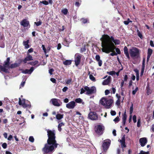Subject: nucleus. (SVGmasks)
<instances>
[{"instance_id": "nucleus-1", "label": "nucleus", "mask_w": 154, "mask_h": 154, "mask_svg": "<svg viewBox=\"0 0 154 154\" xmlns=\"http://www.w3.org/2000/svg\"><path fill=\"white\" fill-rule=\"evenodd\" d=\"M101 41L102 51L103 52L108 54L113 52L115 49V45H119L120 42L119 40L115 39L112 36L104 35L100 38Z\"/></svg>"}, {"instance_id": "nucleus-2", "label": "nucleus", "mask_w": 154, "mask_h": 154, "mask_svg": "<svg viewBox=\"0 0 154 154\" xmlns=\"http://www.w3.org/2000/svg\"><path fill=\"white\" fill-rule=\"evenodd\" d=\"M48 139L47 143L45 145L42 149L44 154L51 153L55 148H57L58 144L56 143L55 140V131L49 130H47Z\"/></svg>"}, {"instance_id": "nucleus-3", "label": "nucleus", "mask_w": 154, "mask_h": 154, "mask_svg": "<svg viewBox=\"0 0 154 154\" xmlns=\"http://www.w3.org/2000/svg\"><path fill=\"white\" fill-rule=\"evenodd\" d=\"M10 57H8L6 60L4 62L3 66L0 65V69L3 72L8 73V69L10 68H13L19 66V64L15 63L10 65Z\"/></svg>"}, {"instance_id": "nucleus-4", "label": "nucleus", "mask_w": 154, "mask_h": 154, "mask_svg": "<svg viewBox=\"0 0 154 154\" xmlns=\"http://www.w3.org/2000/svg\"><path fill=\"white\" fill-rule=\"evenodd\" d=\"M113 100L111 99L103 98L100 100V103L103 105L106 108H109L112 106Z\"/></svg>"}, {"instance_id": "nucleus-5", "label": "nucleus", "mask_w": 154, "mask_h": 154, "mask_svg": "<svg viewBox=\"0 0 154 154\" xmlns=\"http://www.w3.org/2000/svg\"><path fill=\"white\" fill-rule=\"evenodd\" d=\"M130 54L131 57H138L139 54V50L137 48L133 47L130 50Z\"/></svg>"}, {"instance_id": "nucleus-6", "label": "nucleus", "mask_w": 154, "mask_h": 154, "mask_svg": "<svg viewBox=\"0 0 154 154\" xmlns=\"http://www.w3.org/2000/svg\"><path fill=\"white\" fill-rule=\"evenodd\" d=\"M85 89L86 91V94L90 95L95 93L96 92V88L94 86L89 88L87 86L85 87Z\"/></svg>"}, {"instance_id": "nucleus-7", "label": "nucleus", "mask_w": 154, "mask_h": 154, "mask_svg": "<svg viewBox=\"0 0 154 154\" xmlns=\"http://www.w3.org/2000/svg\"><path fill=\"white\" fill-rule=\"evenodd\" d=\"M104 129V126L102 124L98 125L95 127L96 133L100 135L103 134Z\"/></svg>"}, {"instance_id": "nucleus-8", "label": "nucleus", "mask_w": 154, "mask_h": 154, "mask_svg": "<svg viewBox=\"0 0 154 154\" xmlns=\"http://www.w3.org/2000/svg\"><path fill=\"white\" fill-rule=\"evenodd\" d=\"M19 104L23 108H30L31 107V105L30 104H27L26 103L25 100L23 99L21 100V99L19 98Z\"/></svg>"}, {"instance_id": "nucleus-9", "label": "nucleus", "mask_w": 154, "mask_h": 154, "mask_svg": "<svg viewBox=\"0 0 154 154\" xmlns=\"http://www.w3.org/2000/svg\"><path fill=\"white\" fill-rule=\"evenodd\" d=\"M111 141L109 139L106 140L104 141L103 145V150L106 151L109 148L110 144Z\"/></svg>"}, {"instance_id": "nucleus-10", "label": "nucleus", "mask_w": 154, "mask_h": 154, "mask_svg": "<svg viewBox=\"0 0 154 154\" xmlns=\"http://www.w3.org/2000/svg\"><path fill=\"white\" fill-rule=\"evenodd\" d=\"M53 104L56 106H59L62 103L60 100L56 98L52 99L51 100Z\"/></svg>"}, {"instance_id": "nucleus-11", "label": "nucleus", "mask_w": 154, "mask_h": 154, "mask_svg": "<svg viewBox=\"0 0 154 154\" xmlns=\"http://www.w3.org/2000/svg\"><path fill=\"white\" fill-rule=\"evenodd\" d=\"M88 118L91 120H96L98 118L97 115L95 112H91L88 115Z\"/></svg>"}, {"instance_id": "nucleus-12", "label": "nucleus", "mask_w": 154, "mask_h": 154, "mask_svg": "<svg viewBox=\"0 0 154 154\" xmlns=\"http://www.w3.org/2000/svg\"><path fill=\"white\" fill-rule=\"evenodd\" d=\"M75 106V102L72 101L66 104V107L69 109H73Z\"/></svg>"}, {"instance_id": "nucleus-13", "label": "nucleus", "mask_w": 154, "mask_h": 154, "mask_svg": "<svg viewBox=\"0 0 154 154\" xmlns=\"http://www.w3.org/2000/svg\"><path fill=\"white\" fill-rule=\"evenodd\" d=\"M139 142L141 146L143 147L145 146L147 142V139L146 137H143L140 139Z\"/></svg>"}, {"instance_id": "nucleus-14", "label": "nucleus", "mask_w": 154, "mask_h": 154, "mask_svg": "<svg viewBox=\"0 0 154 154\" xmlns=\"http://www.w3.org/2000/svg\"><path fill=\"white\" fill-rule=\"evenodd\" d=\"M81 58V57L79 55H77L75 56V61L76 66H77L80 63Z\"/></svg>"}, {"instance_id": "nucleus-15", "label": "nucleus", "mask_w": 154, "mask_h": 154, "mask_svg": "<svg viewBox=\"0 0 154 154\" xmlns=\"http://www.w3.org/2000/svg\"><path fill=\"white\" fill-rule=\"evenodd\" d=\"M34 67H31L30 69H26L25 70H21L22 72L24 74H31L34 70Z\"/></svg>"}, {"instance_id": "nucleus-16", "label": "nucleus", "mask_w": 154, "mask_h": 154, "mask_svg": "<svg viewBox=\"0 0 154 154\" xmlns=\"http://www.w3.org/2000/svg\"><path fill=\"white\" fill-rule=\"evenodd\" d=\"M20 25L24 27H26L29 25V23L26 19H24L20 22Z\"/></svg>"}, {"instance_id": "nucleus-17", "label": "nucleus", "mask_w": 154, "mask_h": 154, "mask_svg": "<svg viewBox=\"0 0 154 154\" xmlns=\"http://www.w3.org/2000/svg\"><path fill=\"white\" fill-rule=\"evenodd\" d=\"M32 60H33L32 57L30 54H28L27 56L23 60V62L24 63H26L27 61Z\"/></svg>"}, {"instance_id": "nucleus-18", "label": "nucleus", "mask_w": 154, "mask_h": 154, "mask_svg": "<svg viewBox=\"0 0 154 154\" xmlns=\"http://www.w3.org/2000/svg\"><path fill=\"white\" fill-rule=\"evenodd\" d=\"M152 53V50L150 48H148L147 52V62H148L151 55Z\"/></svg>"}, {"instance_id": "nucleus-19", "label": "nucleus", "mask_w": 154, "mask_h": 154, "mask_svg": "<svg viewBox=\"0 0 154 154\" xmlns=\"http://www.w3.org/2000/svg\"><path fill=\"white\" fill-rule=\"evenodd\" d=\"M111 76H109L107 79L104 80L102 83L103 85H108L110 82Z\"/></svg>"}, {"instance_id": "nucleus-20", "label": "nucleus", "mask_w": 154, "mask_h": 154, "mask_svg": "<svg viewBox=\"0 0 154 154\" xmlns=\"http://www.w3.org/2000/svg\"><path fill=\"white\" fill-rule=\"evenodd\" d=\"M124 54L125 55L126 57L128 59H130L129 53L128 51V49L126 46H125L124 49Z\"/></svg>"}, {"instance_id": "nucleus-21", "label": "nucleus", "mask_w": 154, "mask_h": 154, "mask_svg": "<svg viewBox=\"0 0 154 154\" xmlns=\"http://www.w3.org/2000/svg\"><path fill=\"white\" fill-rule=\"evenodd\" d=\"M29 40H28L26 41H23V44L24 46L27 49L29 47V46L28 45Z\"/></svg>"}, {"instance_id": "nucleus-22", "label": "nucleus", "mask_w": 154, "mask_h": 154, "mask_svg": "<svg viewBox=\"0 0 154 154\" xmlns=\"http://www.w3.org/2000/svg\"><path fill=\"white\" fill-rule=\"evenodd\" d=\"M63 114H61L60 113H58L56 115V118L58 120H60L61 119L63 118Z\"/></svg>"}, {"instance_id": "nucleus-23", "label": "nucleus", "mask_w": 154, "mask_h": 154, "mask_svg": "<svg viewBox=\"0 0 154 154\" xmlns=\"http://www.w3.org/2000/svg\"><path fill=\"white\" fill-rule=\"evenodd\" d=\"M134 71L136 73V80L137 81H138L139 78V71L137 69H134Z\"/></svg>"}, {"instance_id": "nucleus-24", "label": "nucleus", "mask_w": 154, "mask_h": 154, "mask_svg": "<svg viewBox=\"0 0 154 154\" xmlns=\"http://www.w3.org/2000/svg\"><path fill=\"white\" fill-rule=\"evenodd\" d=\"M64 126V124L63 122L60 123L58 126V130L60 131L62 130L61 127Z\"/></svg>"}, {"instance_id": "nucleus-25", "label": "nucleus", "mask_w": 154, "mask_h": 154, "mask_svg": "<svg viewBox=\"0 0 154 154\" xmlns=\"http://www.w3.org/2000/svg\"><path fill=\"white\" fill-rule=\"evenodd\" d=\"M71 63V61L70 60H67L63 62V64L65 65H69Z\"/></svg>"}, {"instance_id": "nucleus-26", "label": "nucleus", "mask_w": 154, "mask_h": 154, "mask_svg": "<svg viewBox=\"0 0 154 154\" xmlns=\"http://www.w3.org/2000/svg\"><path fill=\"white\" fill-rule=\"evenodd\" d=\"M137 34L138 35V36L141 38L142 39L143 38V35L140 32V31L138 30L137 29Z\"/></svg>"}, {"instance_id": "nucleus-27", "label": "nucleus", "mask_w": 154, "mask_h": 154, "mask_svg": "<svg viewBox=\"0 0 154 154\" xmlns=\"http://www.w3.org/2000/svg\"><path fill=\"white\" fill-rule=\"evenodd\" d=\"M75 101L77 103H82V104L83 103H82V100L80 98H78L75 99Z\"/></svg>"}, {"instance_id": "nucleus-28", "label": "nucleus", "mask_w": 154, "mask_h": 154, "mask_svg": "<svg viewBox=\"0 0 154 154\" xmlns=\"http://www.w3.org/2000/svg\"><path fill=\"white\" fill-rule=\"evenodd\" d=\"M127 115L126 110L125 111L122 117V120L126 121Z\"/></svg>"}, {"instance_id": "nucleus-29", "label": "nucleus", "mask_w": 154, "mask_h": 154, "mask_svg": "<svg viewBox=\"0 0 154 154\" xmlns=\"http://www.w3.org/2000/svg\"><path fill=\"white\" fill-rule=\"evenodd\" d=\"M89 78L92 81H95V77L91 74H90L89 75Z\"/></svg>"}, {"instance_id": "nucleus-30", "label": "nucleus", "mask_w": 154, "mask_h": 154, "mask_svg": "<svg viewBox=\"0 0 154 154\" xmlns=\"http://www.w3.org/2000/svg\"><path fill=\"white\" fill-rule=\"evenodd\" d=\"M132 22V21L130 20L128 18L127 19V20L124 21V23L125 25H127L129 24V23L130 22Z\"/></svg>"}, {"instance_id": "nucleus-31", "label": "nucleus", "mask_w": 154, "mask_h": 154, "mask_svg": "<svg viewBox=\"0 0 154 154\" xmlns=\"http://www.w3.org/2000/svg\"><path fill=\"white\" fill-rule=\"evenodd\" d=\"M40 3H42L45 5H47L48 4V2L46 1H40L39 4Z\"/></svg>"}, {"instance_id": "nucleus-32", "label": "nucleus", "mask_w": 154, "mask_h": 154, "mask_svg": "<svg viewBox=\"0 0 154 154\" xmlns=\"http://www.w3.org/2000/svg\"><path fill=\"white\" fill-rule=\"evenodd\" d=\"M133 112V104H132L130 108V114L131 115Z\"/></svg>"}, {"instance_id": "nucleus-33", "label": "nucleus", "mask_w": 154, "mask_h": 154, "mask_svg": "<svg viewBox=\"0 0 154 154\" xmlns=\"http://www.w3.org/2000/svg\"><path fill=\"white\" fill-rule=\"evenodd\" d=\"M140 124H141L140 119V118H139L138 119V121H137V126L138 127H140L141 125Z\"/></svg>"}, {"instance_id": "nucleus-34", "label": "nucleus", "mask_w": 154, "mask_h": 154, "mask_svg": "<svg viewBox=\"0 0 154 154\" xmlns=\"http://www.w3.org/2000/svg\"><path fill=\"white\" fill-rule=\"evenodd\" d=\"M72 81V79H69L66 81V82L67 84L70 85Z\"/></svg>"}, {"instance_id": "nucleus-35", "label": "nucleus", "mask_w": 154, "mask_h": 154, "mask_svg": "<svg viewBox=\"0 0 154 154\" xmlns=\"http://www.w3.org/2000/svg\"><path fill=\"white\" fill-rule=\"evenodd\" d=\"M119 142H125V135L123 136L122 139L119 140Z\"/></svg>"}, {"instance_id": "nucleus-36", "label": "nucleus", "mask_w": 154, "mask_h": 154, "mask_svg": "<svg viewBox=\"0 0 154 154\" xmlns=\"http://www.w3.org/2000/svg\"><path fill=\"white\" fill-rule=\"evenodd\" d=\"M29 141H30V142H31L32 143L34 141V138H33V137L32 136H30L29 138Z\"/></svg>"}, {"instance_id": "nucleus-37", "label": "nucleus", "mask_w": 154, "mask_h": 154, "mask_svg": "<svg viewBox=\"0 0 154 154\" xmlns=\"http://www.w3.org/2000/svg\"><path fill=\"white\" fill-rule=\"evenodd\" d=\"M62 12L65 15L67 14L68 10L66 9H64L62 10Z\"/></svg>"}, {"instance_id": "nucleus-38", "label": "nucleus", "mask_w": 154, "mask_h": 154, "mask_svg": "<svg viewBox=\"0 0 154 154\" xmlns=\"http://www.w3.org/2000/svg\"><path fill=\"white\" fill-rule=\"evenodd\" d=\"M34 23L37 26H39L41 25L42 24V22L40 21H39L38 22H35Z\"/></svg>"}, {"instance_id": "nucleus-39", "label": "nucleus", "mask_w": 154, "mask_h": 154, "mask_svg": "<svg viewBox=\"0 0 154 154\" xmlns=\"http://www.w3.org/2000/svg\"><path fill=\"white\" fill-rule=\"evenodd\" d=\"M81 21L82 23H87L88 21V20L87 19L83 18L81 19Z\"/></svg>"}, {"instance_id": "nucleus-40", "label": "nucleus", "mask_w": 154, "mask_h": 154, "mask_svg": "<svg viewBox=\"0 0 154 154\" xmlns=\"http://www.w3.org/2000/svg\"><path fill=\"white\" fill-rule=\"evenodd\" d=\"M38 63V61H35L34 62L30 63V64L32 66H34L37 64Z\"/></svg>"}, {"instance_id": "nucleus-41", "label": "nucleus", "mask_w": 154, "mask_h": 154, "mask_svg": "<svg viewBox=\"0 0 154 154\" xmlns=\"http://www.w3.org/2000/svg\"><path fill=\"white\" fill-rule=\"evenodd\" d=\"M138 154H149V152H146L143 150H141L140 151V152Z\"/></svg>"}, {"instance_id": "nucleus-42", "label": "nucleus", "mask_w": 154, "mask_h": 154, "mask_svg": "<svg viewBox=\"0 0 154 154\" xmlns=\"http://www.w3.org/2000/svg\"><path fill=\"white\" fill-rule=\"evenodd\" d=\"M117 53H116L117 54H121V51L120 49L118 48H116L115 49Z\"/></svg>"}, {"instance_id": "nucleus-43", "label": "nucleus", "mask_w": 154, "mask_h": 154, "mask_svg": "<svg viewBox=\"0 0 154 154\" xmlns=\"http://www.w3.org/2000/svg\"><path fill=\"white\" fill-rule=\"evenodd\" d=\"M138 90V87H136V88L132 91V94L133 95H134L136 93V92H137V91Z\"/></svg>"}, {"instance_id": "nucleus-44", "label": "nucleus", "mask_w": 154, "mask_h": 154, "mask_svg": "<svg viewBox=\"0 0 154 154\" xmlns=\"http://www.w3.org/2000/svg\"><path fill=\"white\" fill-rule=\"evenodd\" d=\"M137 117L135 115H134L133 117V120L134 123H136L137 122Z\"/></svg>"}, {"instance_id": "nucleus-45", "label": "nucleus", "mask_w": 154, "mask_h": 154, "mask_svg": "<svg viewBox=\"0 0 154 154\" xmlns=\"http://www.w3.org/2000/svg\"><path fill=\"white\" fill-rule=\"evenodd\" d=\"M119 121V119L118 116H117L113 120V121H114L115 122H118Z\"/></svg>"}, {"instance_id": "nucleus-46", "label": "nucleus", "mask_w": 154, "mask_h": 154, "mask_svg": "<svg viewBox=\"0 0 154 154\" xmlns=\"http://www.w3.org/2000/svg\"><path fill=\"white\" fill-rule=\"evenodd\" d=\"M107 73L110 75H112L116 74V72L114 71H112L109 72H107Z\"/></svg>"}, {"instance_id": "nucleus-47", "label": "nucleus", "mask_w": 154, "mask_h": 154, "mask_svg": "<svg viewBox=\"0 0 154 154\" xmlns=\"http://www.w3.org/2000/svg\"><path fill=\"white\" fill-rule=\"evenodd\" d=\"M2 146L4 149H6L7 147V143H4L2 144Z\"/></svg>"}, {"instance_id": "nucleus-48", "label": "nucleus", "mask_w": 154, "mask_h": 154, "mask_svg": "<svg viewBox=\"0 0 154 154\" xmlns=\"http://www.w3.org/2000/svg\"><path fill=\"white\" fill-rule=\"evenodd\" d=\"M86 91V90L85 89V87L84 88H82L81 90V92L80 94H82L85 92V91Z\"/></svg>"}, {"instance_id": "nucleus-49", "label": "nucleus", "mask_w": 154, "mask_h": 154, "mask_svg": "<svg viewBox=\"0 0 154 154\" xmlns=\"http://www.w3.org/2000/svg\"><path fill=\"white\" fill-rule=\"evenodd\" d=\"M121 145L123 149L124 148L126 147L125 145V142H120Z\"/></svg>"}, {"instance_id": "nucleus-50", "label": "nucleus", "mask_w": 154, "mask_h": 154, "mask_svg": "<svg viewBox=\"0 0 154 154\" xmlns=\"http://www.w3.org/2000/svg\"><path fill=\"white\" fill-rule=\"evenodd\" d=\"M145 61L144 59L143 61L142 65V68H143V69H144L145 67Z\"/></svg>"}, {"instance_id": "nucleus-51", "label": "nucleus", "mask_w": 154, "mask_h": 154, "mask_svg": "<svg viewBox=\"0 0 154 154\" xmlns=\"http://www.w3.org/2000/svg\"><path fill=\"white\" fill-rule=\"evenodd\" d=\"M96 60L98 61L100 60V56L99 55H97L95 57Z\"/></svg>"}, {"instance_id": "nucleus-52", "label": "nucleus", "mask_w": 154, "mask_h": 154, "mask_svg": "<svg viewBox=\"0 0 154 154\" xmlns=\"http://www.w3.org/2000/svg\"><path fill=\"white\" fill-rule=\"evenodd\" d=\"M110 113L111 115L112 116L115 115L116 114V113L115 111H111Z\"/></svg>"}, {"instance_id": "nucleus-53", "label": "nucleus", "mask_w": 154, "mask_h": 154, "mask_svg": "<svg viewBox=\"0 0 154 154\" xmlns=\"http://www.w3.org/2000/svg\"><path fill=\"white\" fill-rule=\"evenodd\" d=\"M98 65H99V66H101L102 65V61L101 60H100L98 61Z\"/></svg>"}, {"instance_id": "nucleus-54", "label": "nucleus", "mask_w": 154, "mask_h": 154, "mask_svg": "<svg viewBox=\"0 0 154 154\" xmlns=\"http://www.w3.org/2000/svg\"><path fill=\"white\" fill-rule=\"evenodd\" d=\"M68 89V88L67 87H64L62 89V91L63 92H65L67 91Z\"/></svg>"}, {"instance_id": "nucleus-55", "label": "nucleus", "mask_w": 154, "mask_h": 154, "mask_svg": "<svg viewBox=\"0 0 154 154\" xmlns=\"http://www.w3.org/2000/svg\"><path fill=\"white\" fill-rule=\"evenodd\" d=\"M54 71V70L53 69H51L49 70V72L51 75L52 74V72Z\"/></svg>"}, {"instance_id": "nucleus-56", "label": "nucleus", "mask_w": 154, "mask_h": 154, "mask_svg": "<svg viewBox=\"0 0 154 154\" xmlns=\"http://www.w3.org/2000/svg\"><path fill=\"white\" fill-rule=\"evenodd\" d=\"M120 101H121L120 100H117L116 101V104L117 105H118V106L119 105L120 103Z\"/></svg>"}, {"instance_id": "nucleus-57", "label": "nucleus", "mask_w": 154, "mask_h": 154, "mask_svg": "<svg viewBox=\"0 0 154 154\" xmlns=\"http://www.w3.org/2000/svg\"><path fill=\"white\" fill-rule=\"evenodd\" d=\"M51 81L53 83H56V79L53 78H51L50 79Z\"/></svg>"}, {"instance_id": "nucleus-58", "label": "nucleus", "mask_w": 154, "mask_h": 154, "mask_svg": "<svg viewBox=\"0 0 154 154\" xmlns=\"http://www.w3.org/2000/svg\"><path fill=\"white\" fill-rule=\"evenodd\" d=\"M105 95H107L110 92H109V90H106L105 91Z\"/></svg>"}, {"instance_id": "nucleus-59", "label": "nucleus", "mask_w": 154, "mask_h": 154, "mask_svg": "<svg viewBox=\"0 0 154 154\" xmlns=\"http://www.w3.org/2000/svg\"><path fill=\"white\" fill-rule=\"evenodd\" d=\"M13 137L11 135H10L9 137H8V140H11V139Z\"/></svg>"}, {"instance_id": "nucleus-60", "label": "nucleus", "mask_w": 154, "mask_h": 154, "mask_svg": "<svg viewBox=\"0 0 154 154\" xmlns=\"http://www.w3.org/2000/svg\"><path fill=\"white\" fill-rule=\"evenodd\" d=\"M61 48V45L59 43L58 44L57 47V49L59 50Z\"/></svg>"}, {"instance_id": "nucleus-61", "label": "nucleus", "mask_w": 154, "mask_h": 154, "mask_svg": "<svg viewBox=\"0 0 154 154\" xmlns=\"http://www.w3.org/2000/svg\"><path fill=\"white\" fill-rule=\"evenodd\" d=\"M42 49L43 50H44V52L46 53V48H45V45H42Z\"/></svg>"}, {"instance_id": "nucleus-62", "label": "nucleus", "mask_w": 154, "mask_h": 154, "mask_svg": "<svg viewBox=\"0 0 154 154\" xmlns=\"http://www.w3.org/2000/svg\"><path fill=\"white\" fill-rule=\"evenodd\" d=\"M150 45L152 47H154V44H153V42L151 40L150 41Z\"/></svg>"}, {"instance_id": "nucleus-63", "label": "nucleus", "mask_w": 154, "mask_h": 154, "mask_svg": "<svg viewBox=\"0 0 154 154\" xmlns=\"http://www.w3.org/2000/svg\"><path fill=\"white\" fill-rule=\"evenodd\" d=\"M33 51V49L32 48H31L28 50V53H30L32 52Z\"/></svg>"}, {"instance_id": "nucleus-64", "label": "nucleus", "mask_w": 154, "mask_h": 154, "mask_svg": "<svg viewBox=\"0 0 154 154\" xmlns=\"http://www.w3.org/2000/svg\"><path fill=\"white\" fill-rule=\"evenodd\" d=\"M151 130L152 132H154V124L152 125Z\"/></svg>"}]
</instances>
